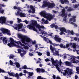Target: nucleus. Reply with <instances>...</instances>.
I'll return each instance as SVG.
<instances>
[{
  "label": "nucleus",
  "instance_id": "nucleus-1",
  "mask_svg": "<svg viewBox=\"0 0 79 79\" xmlns=\"http://www.w3.org/2000/svg\"><path fill=\"white\" fill-rule=\"evenodd\" d=\"M18 37L19 39H21V41L23 44H24L25 45L27 44L26 42H31V39L29 37H27L26 36H23L21 35H18Z\"/></svg>",
  "mask_w": 79,
  "mask_h": 79
},
{
  "label": "nucleus",
  "instance_id": "nucleus-2",
  "mask_svg": "<svg viewBox=\"0 0 79 79\" xmlns=\"http://www.w3.org/2000/svg\"><path fill=\"white\" fill-rule=\"evenodd\" d=\"M43 3V4L42 6V8H45V7L48 6V8H53L55 6V4L54 3H50L46 1H44Z\"/></svg>",
  "mask_w": 79,
  "mask_h": 79
},
{
  "label": "nucleus",
  "instance_id": "nucleus-3",
  "mask_svg": "<svg viewBox=\"0 0 79 79\" xmlns=\"http://www.w3.org/2000/svg\"><path fill=\"white\" fill-rule=\"evenodd\" d=\"M37 24V22L36 21H34V23H32L31 24L27 25V28H29L30 30H33L35 32H37V29L35 28V26Z\"/></svg>",
  "mask_w": 79,
  "mask_h": 79
},
{
  "label": "nucleus",
  "instance_id": "nucleus-4",
  "mask_svg": "<svg viewBox=\"0 0 79 79\" xmlns=\"http://www.w3.org/2000/svg\"><path fill=\"white\" fill-rule=\"evenodd\" d=\"M10 43L7 44L8 46H9V47H12L13 46H15L16 47H18V45H17L14 43V40L13 38H10Z\"/></svg>",
  "mask_w": 79,
  "mask_h": 79
},
{
  "label": "nucleus",
  "instance_id": "nucleus-5",
  "mask_svg": "<svg viewBox=\"0 0 79 79\" xmlns=\"http://www.w3.org/2000/svg\"><path fill=\"white\" fill-rule=\"evenodd\" d=\"M0 31L2 32L4 34H6L8 35H10L11 33H10V31L8 29H5L3 28H2L0 29Z\"/></svg>",
  "mask_w": 79,
  "mask_h": 79
},
{
  "label": "nucleus",
  "instance_id": "nucleus-6",
  "mask_svg": "<svg viewBox=\"0 0 79 79\" xmlns=\"http://www.w3.org/2000/svg\"><path fill=\"white\" fill-rule=\"evenodd\" d=\"M69 60L73 61V63H79V61L76 60L75 58L76 57L74 56H69Z\"/></svg>",
  "mask_w": 79,
  "mask_h": 79
},
{
  "label": "nucleus",
  "instance_id": "nucleus-7",
  "mask_svg": "<svg viewBox=\"0 0 79 79\" xmlns=\"http://www.w3.org/2000/svg\"><path fill=\"white\" fill-rule=\"evenodd\" d=\"M64 73H63L64 76H66V74H68L69 76H71V74H73V72L71 71V69L68 68L67 70H64Z\"/></svg>",
  "mask_w": 79,
  "mask_h": 79
},
{
  "label": "nucleus",
  "instance_id": "nucleus-8",
  "mask_svg": "<svg viewBox=\"0 0 79 79\" xmlns=\"http://www.w3.org/2000/svg\"><path fill=\"white\" fill-rule=\"evenodd\" d=\"M45 18H46L47 20L50 21L52 19H53V16L50 13H48V14H47V15H46V17Z\"/></svg>",
  "mask_w": 79,
  "mask_h": 79
},
{
  "label": "nucleus",
  "instance_id": "nucleus-9",
  "mask_svg": "<svg viewBox=\"0 0 79 79\" xmlns=\"http://www.w3.org/2000/svg\"><path fill=\"white\" fill-rule=\"evenodd\" d=\"M6 19L4 17L1 16L0 17V23L2 24H6Z\"/></svg>",
  "mask_w": 79,
  "mask_h": 79
},
{
  "label": "nucleus",
  "instance_id": "nucleus-10",
  "mask_svg": "<svg viewBox=\"0 0 79 79\" xmlns=\"http://www.w3.org/2000/svg\"><path fill=\"white\" fill-rule=\"evenodd\" d=\"M54 39L55 41H56L57 42H59L60 43L61 40V38L59 37V36L58 35H55L54 37Z\"/></svg>",
  "mask_w": 79,
  "mask_h": 79
},
{
  "label": "nucleus",
  "instance_id": "nucleus-11",
  "mask_svg": "<svg viewBox=\"0 0 79 79\" xmlns=\"http://www.w3.org/2000/svg\"><path fill=\"white\" fill-rule=\"evenodd\" d=\"M36 27H37V28H38V29L39 31H40L41 32H42V29H44L45 28L44 26L43 25L40 26V25L37 24V23Z\"/></svg>",
  "mask_w": 79,
  "mask_h": 79
},
{
  "label": "nucleus",
  "instance_id": "nucleus-12",
  "mask_svg": "<svg viewBox=\"0 0 79 79\" xmlns=\"http://www.w3.org/2000/svg\"><path fill=\"white\" fill-rule=\"evenodd\" d=\"M14 26H17L18 27V29L19 30L20 29L23 28V24L22 23H20L18 24H16V23L14 24Z\"/></svg>",
  "mask_w": 79,
  "mask_h": 79
},
{
  "label": "nucleus",
  "instance_id": "nucleus-13",
  "mask_svg": "<svg viewBox=\"0 0 79 79\" xmlns=\"http://www.w3.org/2000/svg\"><path fill=\"white\" fill-rule=\"evenodd\" d=\"M48 13H46L45 11H43L40 13V15L42 16H43L44 18H46L47 15Z\"/></svg>",
  "mask_w": 79,
  "mask_h": 79
},
{
  "label": "nucleus",
  "instance_id": "nucleus-14",
  "mask_svg": "<svg viewBox=\"0 0 79 79\" xmlns=\"http://www.w3.org/2000/svg\"><path fill=\"white\" fill-rule=\"evenodd\" d=\"M51 60V61H52V63L53 64H54L55 63L56 64H59V61H58L57 60H54V59H53V58L52 57Z\"/></svg>",
  "mask_w": 79,
  "mask_h": 79
},
{
  "label": "nucleus",
  "instance_id": "nucleus-15",
  "mask_svg": "<svg viewBox=\"0 0 79 79\" xmlns=\"http://www.w3.org/2000/svg\"><path fill=\"white\" fill-rule=\"evenodd\" d=\"M30 7L31 9V10L33 11L32 12V13H35V9L34 7V6L32 5H31L30 6Z\"/></svg>",
  "mask_w": 79,
  "mask_h": 79
},
{
  "label": "nucleus",
  "instance_id": "nucleus-16",
  "mask_svg": "<svg viewBox=\"0 0 79 79\" xmlns=\"http://www.w3.org/2000/svg\"><path fill=\"white\" fill-rule=\"evenodd\" d=\"M60 31L61 32H65V33H67V31H66V30L64 28V27H62L61 28H60Z\"/></svg>",
  "mask_w": 79,
  "mask_h": 79
},
{
  "label": "nucleus",
  "instance_id": "nucleus-17",
  "mask_svg": "<svg viewBox=\"0 0 79 79\" xmlns=\"http://www.w3.org/2000/svg\"><path fill=\"white\" fill-rule=\"evenodd\" d=\"M6 38L4 37L2 39L3 43H4V44H5V45H6V44H5L6 43L8 42L7 40H6Z\"/></svg>",
  "mask_w": 79,
  "mask_h": 79
},
{
  "label": "nucleus",
  "instance_id": "nucleus-18",
  "mask_svg": "<svg viewBox=\"0 0 79 79\" xmlns=\"http://www.w3.org/2000/svg\"><path fill=\"white\" fill-rule=\"evenodd\" d=\"M65 64L67 66H71V62L66 61L65 63Z\"/></svg>",
  "mask_w": 79,
  "mask_h": 79
},
{
  "label": "nucleus",
  "instance_id": "nucleus-19",
  "mask_svg": "<svg viewBox=\"0 0 79 79\" xmlns=\"http://www.w3.org/2000/svg\"><path fill=\"white\" fill-rule=\"evenodd\" d=\"M65 9H63L62 10V14H61V15L62 16H65Z\"/></svg>",
  "mask_w": 79,
  "mask_h": 79
},
{
  "label": "nucleus",
  "instance_id": "nucleus-20",
  "mask_svg": "<svg viewBox=\"0 0 79 79\" xmlns=\"http://www.w3.org/2000/svg\"><path fill=\"white\" fill-rule=\"evenodd\" d=\"M15 42L18 45H19H19H20L21 46H24V44H22L21 43V41H19V42L16 41Z\"/></svg>",
  "mask_w": 79,
  "mask_h": 79
},
{
  "label": "nucleus",
  "instance_id": "nucleus-21",
  "mask_svg": "<svg viewBox=\"0 0 79 79\" xmlns=\"http://www.w3.org/2000/svg\"><path fill=\"white\" fill-rule=\"evenodd\" d=\"M73 10V8L71 7H69L68 8V9L67 10V11L68 12H70V11H72Z\"/></svg>",
  "mask_w": 79,
  "mask_h": 79
},
{
  "label": "nucleus",
  "instance_id": "nucleus-22",
  "mask_svg": "<svg viewBox=\"0 0 79 79\" xmlns=\"http://www.w3.org/2000/svg\"><path fill=\"white\" fill-rule=\"evenodd\" d=\"M7 73L10 76H13L14 77V73H10V72H9V71L7 72Z\"/></svg>",
  "mask_w": 79,
  "mask_h": 79
},
{
  "label": "nucleus",
  "instance_id": "nucleus-23",
  "mask_svg": "<svg viewBox=\"0 0 79 79\" xmlns=\"http://www.w3.org/2000/svg\"><path fill=\"white\" fill-rule=\"evenodd\" d=\"M20 17H25V15L24 13L21 12L20 13Z\"/></svg>",
  "mask_w": 79,
  "mask_h": 79
},
{
  "label": "nucleus",
  "instance_id": "nucleus-24",
  "mask_svg": "<svg viewBox=\"0 0 79 79\" xmlns=\"http://www.w3.org/2000/svg\"><path fill=\"white\" fill-rule=\"evenodd\" d=\"M48 41L47 42V43H48V44H49V43L51 45H52L53 43H52V42L50 40H49V39L48 38Z\"/></svg>",
  "mask_w": 79,
  "mask_h": 79
},
{
  "label": "nucleus",
  "instance_id": "nucleus-25",
  "mask_svg": "<svg viewBox=\"0 0 79 79\" xmlns=\"http://www.w3.org/2000/svg\"><path fill=\"white\" fill-rule=\"evenodd\" d=\"M50 47L51 50H52V52H54V48H53V47L52 45L50 46Z\"/></svg>",
  "mask_w": 79,
  "mask_h": 79
},
{
  "label": "nucleus",
  "instance_id": "nucleus-26",
  "mask_svg": "<svg viewBox=\"0 0 79 79\" xmlns=\"http://www.w3.org/2000/svg\"><path fill=\"white\" fill-rule=\"evenodd\" d=\"M68 32H70V33L72 34V35H74V32L73 31H70L69 30L67 31Z\"/></svg>",
  "mask_w": 79,
  "mask_h": 79
},
{
  "label": "nucleus",
  "instance_id": "nucleus-27",
  "mask_svg": "<svg viewBox=\"0 0 79 79\" xmlns=\"http://www.w3.org/2000/svg\"><path fill=\"white\" fill-rule=\"evenodd\" d=\"M16 65L17 68H20V64H19V63L18 62H17L16 63Z\"/></svg>",
  "mask_w": 79,
  "mask_h": 79
},
{
  "label": "nucleus",
  "instance_id": "nucleus-28",
  "mask_svg": "<svg viewBox=\"0 0 79 79\" xmlns=\"http://www.w3.org/2000/svg\"><path fill=\"white\" fill-rule=\"evenodd\" d=\"M55 52H53V53H54V54H56V55H59V51L56 50Z\"/></svg>",
  "mask_w": 79,
  "mask_h": 79
},
{
  "label": "nucleus",
  "instance_id": "nucleus-29",
  "mask_svg": "<svg viewBox=\"0 0 79 79\" xmlns=\"http://www.w3.org/2000/svg\"><path fill=\"white\" fill-rule=\"evenodd\" d=\"M72 47L73 48H76V44H73L72 46Z\"/></svg>",
  "mask_w": 79,
  "mask_h": 79
},
{
  "label": "nucleus",
  "instance_id": "nucleus-30",
  "mask_svg": "<svg viewBox=\"0 0 79 79\" xmlns=\"http://www.w3.org/2000/svg\"><path fill=\"white\" fill-rule=\"evenodd\" d=\"M36 71L38 72L39 73H40V69L38 68L36 69Z\"/></svg>",
  "mask_w": 79,
  "mask_h": 79
},
{
  "label": "nucleus",
  "instance_id": "nucleus-31",
  "mask_svg": "<svg viewBox=\"0 0 79 79\" xmlns=\"http://www.w3.org/2000/svg\"><path fill=\"white\" fill-rule=\"evenodd\" d=\"M11 26H12V27H13L16 30H17L18 29V27L16 26H15V27L12 26V25H10Z\"/></svg>",
  "mask_w": 79,
  "mask_h": 79
},
{
  "label": "nucleus",
  "instance_id": "nucleus-32",
  "mask_svg": "<svg viewBox=\"0 0 79 79\" xmlns=\"http://www.w3.org/2000/svg\"><path fill=\"white\" fill-rule=\"evenodd\" d=\"M29 76H31H31H33V74H34V73L33 72L31 73V72H29Z\"/></svg>",
  "mask_w": 79,
  "mask_h": 79
},
{
  "label": "nucleus",
  "instance_id": "nucleus-33",
  "mask_svg": "<svg viewBox=\"0 0 79 79\" xmlns=\"http://www.w3.org/2000/svg\"><path fill=\"white\" fill-rule=\"evenodd\" d=\"M45 69H40V72H41L42 73H44L45 72Z\"/></svg>",
  "mask_w": 79,
  "mask_h": 79
},
{
  "label": "nucleus",
  "instance_id": "nucleus-34",
  "mask_svg": "<svg viewBox=\"0 0 79 79\" xmlns=\"http://www.w3.org/2000/svg\"><path fill=\"white\" fill-rule=\"evenodd\" d=\"M55 24L54 23H52L51 24V27H52V28H53V27H55Z\"/></svg>",
  "mask_w": 79,
  "mask_h": 79
},
{
  "label": "nucleus",
  "instance_id": "nucleus-35",
  "mask_svg": "<svg viewBox=\"0 0 79 79\" xmlns=\"http://www.w3.org/2000/svg\"><path fill=\"white\" fill-rule=\"evenodd\" d=\"M44 40L46 42H47V41H48V38H47L46 37H44Z\"/></svg>",
  "mask_w": 79,
  "mask_h": 79
},
{
  "label": "nucleus",
  "instance_id": "nucleus-36",
  "mask_svg": "<svg viewBox=\"0 0 79 79\" xmlns=\"http://www.w3.org/2000/svg\"><path fill=\"white\" fill-rule=\"evenodd\" d=\"M54 27L55 29H59V27H58V26L57 25H55Z\"/></svg>",
  "mask_w": 79,
  "mask_h": 79
},
{
  "label": "nucleus",
  "instance_id": "nucleus-37",
  "mask_svg": "<svg viewBox=\"0 0 79 79\" xmlns=\"http://www.w3.org/2000/svg\"><path fill=\"white\" fill-rule=\"evenodd\" d=\"M54 47H56V46H59V44H56L55 43H53L52 44Z\"/></svg>",
  "mask_w": 79,
  "mask_h": 79
},
{
  "label": "nucleus",
  "instance_id": "nucleus-38",
  "mask_svg": "<svg viewBox=\"0 0 79 79\" xmlns=\"http://www.w3.org/2000/svg\"><path fill=\"white\" fill-rule=\"evenodd\" d=\"M53 35V33H49V34H48V35L49 36H50V37H52L53 36L52 35Z\"/></svg>",
  "mask_w": 79,
  "mask_h": 79
},
{
  "label": "nucleus",
  "instance_id": "nucleus-39",
  "mask_svg": "<svg viewBox=\"0 0 79 79\" xmlns=\"http://www.w3.org/2000/svg\"><path fill=\"white\" fill-rule=\"evenodd\" d=\"M59 46L60 48H63V44H59Z\"/></svg>",
  "mask_w": 79,
  "mask_h": 79
},
{
  "label": "nucleus",
  "instance_id": "nucleus-40",
  "mask_svg": "<svg viewBox=\"0 0 79 79\" xmlns=\"http://www.w3.org/2000/svg\"><path fill=\"white\" fill-rule=\"evenodd\" d=\"M5 72L4 70L2 69H1L0 68V73H5Z\"/></svg>",
  "mask_w": 79,
  "mask_h": 79
},
{
  "label": "nucleus",
  "instance_id": "nucleus-41",
  "mask_svg": "<svg viewBox=\"0 0 79 79\" xmlns=\"http://www.w3.org/2000/svg\"><path fill=\"white\" fill-rule=\"evenodd\" d=\"M74 7L75 8H77L78 7V6L77 4H75V5L74 6Z\"/></svg>",
  "mask_w": 79,
  "mask_h": 79
},
{
  "label": "nucleus",
  "instance_id": "nucleus-42",
  "mask_svg": "<svg viewBox=\"0 0 79 79\" xmlns=\"http://www.w3.org/2000/svg\"><path fill=\"white\" fill-rule=\"evenodd\" d=\"M17 19H18V23H21V19H20L18 18H17Z\"/></svg>",
  "mask_w": 79,
  "mask_h": 79
},
{
  "label": "nucleus",
  "instance_id": "nucleus-43",
  "mask_svg": "<svg viewBox=\"0 0 79 79\" xmlns=\"http://www.w3.org/2000/svg\"><path fill=\"white\" fill-rule=\"evenodd\" d=\"M18 53H21L22 52V50H21L20 49H18Z\"/></svg>",
  "mask_w": 79,
  "mask_h": 79
},
{
  "label": "nucleus",
  "instance_id": "nucleus-44",
  "mask_svg": "<svg viewBox=\"0 0 79 79\" xmlns=\"http://www.w3.org/2000/svg\"><path fill=\"white\" fill-rule=\"evenodd\" d=\"M14 56H10L9 57V58L10 59H13V58L14 57Z\"/></svg>",
  "mask_w": 79,
  "mask_h": 79
},
{
  "label": "nucleus",
  "instance_id": "nucleus-45",
  "mask_svg": "<svg viewBox=\"0 0 79 79\" xmlns=\"http://www.w3.org/2000/svg\"><path fill=\"white\" fill-rule=\"evenodd\" d=\"M45 61H46V62H48V61H50V60H49V59H48V58L45 59Z\"/></svg>",
  "mask_w": 79,
  "mask_h": 79
},
{
  "label": "nucleus",
  "instance_id": "nucleus-46",
  "mask_svg": "<svg viewBox=\"0 0 79 79\" xmlns=\"http://www.w3.org/2000/svg\"><path fill=\"white\" fill-rule=\"evenodd\" d=\"M76 71L77 73H79V67H77L76 68Z\"/></svg>",
  "mask_w": 79,
  "mask_h": 79
},
{
  "label": "nucleus",
  "instance_id": "nucleus-47",
  "mask_svg": "<svg viewBox=\"0 0 79 79\" xmlns=\"http://www.w3.org/2000/svg\"><path fill=\"white\" fill-rule=\"evenodd\" d=\"M44 24H47L48 23V21L47 20H46L44 22Z\"/></svg>",
  "mask_w": 79,
  "mask_h": 79
},
{
  "label": "nucleus",
  "instance_id": "nucleus-48",
  "mask_svg": "<svg viewBox=\"0 0 79 79\" xmlns=\"http://www.w3.org/2000/svg\"><path fill=\"white\" fill-rule=\"evenodd\" d=\"M56 64V65H55L56 69H57L59 68V67H58V66H59V65H58V64Z\"/></svg>",
  "mask_w": 79,
  "mask_h": 79
},
{
  "label": "nucleus",
  "instance_id": "nucleus-49",
  "mask_svg": "<svg viewBox=\"0 0 79 79\" xmlns=\"http://www.w3.org/2000/svg\"><path fill=\"white\" fill-rule=\"evenodd\" d=\"M23 69H27V66L26 65H25L23 68Z\"/></svg>",
  "mask_w": 79,
  "mask_h": 79
},
{
  "label": "nucleus",
  "instance_id": "nucleus-50",
  "mask_svg": "<svg viewBox=\"0 0 79 79\" xmlns=\"http://www.w3.org/2000/svg\"><path fill=\"white\" fill-rule=\"evenodd\" d=\"M59 64L60 66L61 65V64H62V62H61V59L60 60V62H59Z\"/></svg>",
  "mask_w": 79,
  "mask_h": 79
},
{
  "label": "nucleus",
  "instance_id": "nucleus-51",
  "mask_svg": "<svg viewBox=\"0 0 79 79\" xmlns=\"http://www.w3.org/2000/svg\"><path fill=\"white\" fill-rule=\"evenodd\" d=\"M22 52H23L25 54H25H26V51H24V49L22 50Z\"/></svg>",
  "mask_w": 79,
  "mask_h": 79
},
{
  "label": "nucleus",
  "instance_id": "nucleus-52",
  "mask_svg": "<svg viewBox=\"0 0 79 79\" xmlns=\"http://www.w3.org/2000/svg\"><path fill=\"white\" fill-rule=\"evenodd\" d=\"M47 55L48 56H50V52H47Z\"/></svg>",
  "mask_w": 79,
  "mask_h": 79
},
{
  "label": "nucleus",
  "instance_id": "nucleus-53",
  "mask_svg": "<svg viewBox=\"0 0 79 79\" xmlns=\"http://www.w3.org/2000/svg\"><path fill=\"white\" fill-rule=\"evenodd\" d=\"M16 15L18 16H20V13L19 12V11H17V14H16Z\"/></svg>",
  "mask_w": 79,
  "mask_h": 79
},
{
  "label": "nucleus",
  "instance_id": "nucleus-54",
  "mask_svg": "<svg viewBox=\"0 0 79 79\" xmlns=\"http://www.w3.org/2000/svg\"><path fill=\"white\" fill-rule=\"evenodd\" d=\"M23 22H24L25 23H26V24H28V23H29V22H28L27 21V20H25L24 21H23Z\"/></svg>",
  "mask_w": 79,
  "mask_h": 79
},
{
  "label": "nucleus",
  "instance_id": "nucleus-55",
  "mask_svg": "<svg viewBox=\"0 0 79 79\" xmlns=\"http://www.w3.org/2000/svg\"><path fill=\"white\" fill-rule=\"evenodd\" d=\"M73 40L75 41H77V37H75Z\"/></svg>",
  "mask_w": 79,
  "mask_h": 79
},
{
  "label": "nucleus",
  "instance_id": "nucleus-56",
  "mask_svg": "<svg viewBox=\"0 0 79 79\" xmlns=\"http://www.w3.org/2000/svg\"><path fill=\"white\" fill-rule=\"evenodd\" d=\"M37 79H44V78H42L41 76H38V77Z\"/></svg>",
  "mask_w": 79,
  "mask_h": 79
},
{
  "label": "nucleus",
  "instance_id": "nucleus-57",
  "mask_svg": "<svg viewBox=\"0 0 79 79\" xmlns=\"http://www.w3.org/2000/svg\"><path fill=\"white\" fill-rule=\"evenodd\" d=\"M17 10H18L19 11H21V9H20V7H17Z\"/></svg>",
  "mask_w": 79,
  "mask_h": 79
},
{
  "label": "nucleus",
  "instance_id": "nucleus-58",
  "mask_svg": "<svg viewBox=\"0 0 79 79\" xmlns=\"http://www.w3.org/2000/svg\"><path fill=\"white\" fill-rule=\"evenodd\" d=\"M17 10H18L19 11H21V9H20V7H17Z\"/></svg>",
  "mask_w": 79,
  "mask_h": 79
},
{
  "label": "nucleus",
  "instance_id": "nucleus-59",
  "mask_svg": "<svg viewBox=\"0 0 79 79\" xmlns=\"http://www.w3.org/2000/svg\"><path fill=\"white\" fill-rule=\"evenodd\" d=\"M38 55L39 56H41L42 55V54L41 52H39L38 53Z\"/></svg>",
  "mask_w": 79,
  "mask_h": 79
},
{
  "label": "nucleus",
  "instance_id": "nucleus-60",
  "mask_svg": "<svg viewBox=\"0 0 79 79\" xmlns=\"http://www.w3.org/2000/svg\"><path fill=\"white\" fill-rule=\"evenodd\" d=\"M41 33L43 35H45V32L44 31H42Z\"/></svg>",
  "mask_w": 79,
  "mask_h": 79
},
{
  "label": "nucleus",
  "instance_id": "nucleus-61",
  "mask_svg": "<svg viewBox=\"0 0 79 79\" xmlns=\"http://www.w3.org/2000/svg\"><path fill=\"white\" fill-rule=\"evenodd\" d=\"M10 65H12V64H13V62H12V61H11V60H10Z\"/></svg>",
  "mask_w": 79,
  "mask_h": 79
},
{
  "label": "nucleus",
  "instance_id": "nucleus-62",
  "mask_svg": "<svg viewBox=\"0 0 79 79\" xmlns=\"http://www.w3.org/2000/svg\"><path fill=\"white\" fill-rule=\"evenodd\" d=\"M23 73L25 74H26V73H27V71H26L25 70H23Z\"/></svg>",
  "mask_w": 79,
  "mask_h": 79
},
{
  "label": "nucleus",
  "instance_id": "nucleus-63",
  "mask_svg": "<svg viewBox=\"0 0 79 79\" xmlns=\"http://www.w3.org/2000/svg\"><path fill=\"white\" fill-rule=\"evenodd\" d=\"M23 47H24V48H25V49H27V48H28V47H27V46H25V45H24V46Z\"/></svg>",
  "mask_w": 79,
  "mask_h": 79
},
{
  "label": "nucleus",
  "instance_id": "nucleus-64",
  "mask_svg": "<svg viewBox=\"0 0 79 79\" xmlns=\"http://www.w3.org/2000/svg\"><path fill=\"white\" fill-rule=\"evenodd\" d=\"M24 53H20V56H21L22 57H23V56H24Z\"/></svg>",
  "mask_w": 79,
  "mask_h": 79
}]
</instances>
